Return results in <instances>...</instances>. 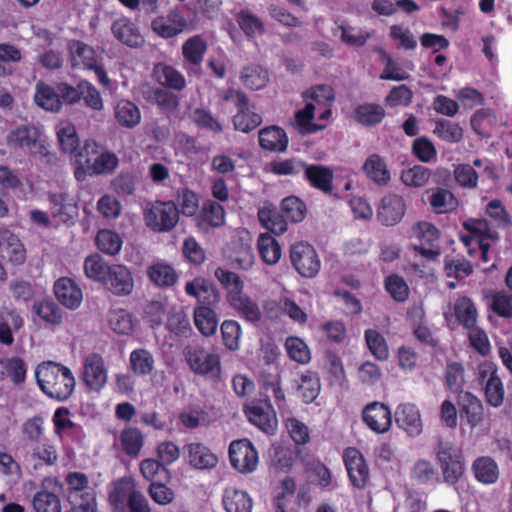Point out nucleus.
Returning <instances> with one entry per match:
<instances>
[{
	"label": "nucleus",
	"mask_w": 512,
	"mask_h": 512,
	"mask_svg": "<svg viewBox=\"0 0 512 512\" xmlns=\"http://www.w3.org/2000/svg\"><path fill=\"white\" fill-rule=\"evenodd\" d=\"M37 384L49 398L66 401L75 388L72 371L63 364L47 361L38 365L35 370Z\"/></svg>",
	"instance_id": "obj_1"
},
{
	"label": "nucleus",
	"mask_w": 512,
	"mask_h": 512,
	"mask_svg": "<svg viewBox=\"0 0 512 512\" xmlns=\"http://www.w3.org/2000/svg\"><path fill=\"white\" fill-rule=\"evenodd\" d=\"M7 146L19 154L31 157L48 155L46 141L42 139L40 130L31 124L19 126L11 130L6 137Z\"/></svg>",
	"instance_id": "obj_2"
},
{
	"label": "nucleus",
	"mask_w": 512,
	"mask_h": 512,
	"mask_svg": "<svg viewBox=\"0 0 512 512\" xmlns=\"http://www.w3.org/2000/svg\"><path fill=\"white\" fill-rule=\"evenodd\" d=\"M435 456L443 481L448 485H456L466 470L462 451L450 442L439 441L435 448Z\"/></svg>",
	"instance_id": "obj_3"
},
{
	"label": "nucleus",
	"mask_w": 512,
	"mask_h": 512,
	"mask_svg": "<svg viewBox=\"0 0 512 512\" xmlns=\"http://www.w3.org/2000/svg\"><path fill=\"white\" fill-rule=\"evenodd\" d=\"M222 99L225 102L232 103L237 110L232 117L235 130L249 133L262 123L261 115L253 110L254 105L250 104V100L244 91L229 88L223 94Z\"/></svg>",
	"instance_id": "obj_4"
},
{
	"label": "nucleus",
	"mask_w": 512,
	"mask_h": 512,
	"mask_svg": "<svg viewBox=\"0 0 512 512\" xmlns=\"http://www.w3.org/2000/svg\"><path fill=\"white\" fill-rule=\"evenodd\" d=\"M190 370L213 382L221 379V359L216 353L207 352L201 346H187L183 351Z\"/></svg>",
	"instance_id": "obj_5"
},
{
	"label": "nucleus",
	"mask_w": 512,
	"mask_h": 512,
	"mask_svg": "<svg viewBox=\"0 0 512 512\" xmlns=\"http://www.w3.org/2000/svg\"><path fill=\"white\" fill-rule=\"evenodd\" d=\"M412 233L419 244L411 245V250L415 256H421L427 261H438L442 249L439 245L441 237L440 230L432 223L426 221L417 222L413 228Z\"/></svg>",
	"instance_id": "obj_6"
},
{
	"label": "nucleus",
	"mask_w": 512,
	"mask_h": 512,
	"mask_svg": "<svg viewBox=\"0 0 512 512\" xmlns=\"http://www.w3.org/2000/svg\"><path fill=\"white\" fill-rule=\"evenodd\" d=\"M77 162L86 166L88 175H102L112 173L119 164L114 153L99 154V145L94 140H86L77 154Z\"/></svg>",
	"instance_id": "obj_7"
},
{
	"label": "nucleus",
	"mask_w": 512,
	"mask_h": 512,
	"mask_svg": "<svg viewBox=\"0 0 512 512\" xmlns=\"http://www.w3.org/2000/svg\"><path fill=\"white\" fill-rule=\"evenodd\" d=\"M146 225L155 232H168L179 221V209L173 201H156L144 212Z\"/></svg>",
	"instance_id": "obj_8"
},
{
	"label": "nucleus",
	"mask_w": 512,
	"mask_h": 512,
	"mask_svg": "<svg viewBox=\"0 0 512 512\" xmlns=\"http://www.w3.org/2000/svg\"><path fill=\"white\" fill-rule=\"evenodd\" d=\"M478 381L483 387L486 402L492 407H500L504 402L505 388L497 366L492 362L479 365Z\"/></svg>",
	"instance_id": "obj_9"
},
{
	"label": "nucleus",
	"mask_w": 512,
	"mask_h": 512,
	"mask_svg": "<svg viewBox=\"0 0 512 512\" xmlns=\"http://www.w3.org/2000/svg\"><path fill=\"white\" fill-rule=\"evenodd\" d=\"M290 260L294 269L305 278L315 277L321 268L315 248L307 242H297L290 247Z\"/></svg>",
	"instance_id": "obj_10"
},
{
	"label": "nucleus",
	"mask_w": 512,
	"mask_h": 512,
	"mask_svg": "<svg viewBox=\"0 0 512 512\" xmlns=\"http://www.w3.org/2000/svg\"><path fill=\"white\" fill-rule=\"evenodd\" d=\"M229 459L232 467L242 474L256 470L259 456L253 443L247 439L234 440L229 446Z\"/></svg>",
	"instance_id": "obj_11"
},
{
	"label": "nucleus",
	"mask_w": 512,
	"mask_h": 512,
	"mask_svg": "<svg viewBox=\"0 0 512 512\" xmlns=\"http://www.w3.org/2000/svg\"><path fill=\"white\" fill-rule=\"evenodd\" d=\"M343 461L351 485L357 489H364L369 482L370 474L362 453L356 448L349 447L344 451Z\"/></svg>",
	"instance_id": "obj_12"
},
{
	"label": "nucleus",
	"mask_w": 512,
	"mask_h": 512,
	"mask_svg": "<svg viewBox=\"0 0 512 512\" xmlns=\"http://www.w3.org/2000/svg\"><path fill=\"white\" fill-rule=\"evenodd\" d=\"M151 29L163 39L174 38L188 29V21L177 8L151 21Z\"/></svg>",
	"instance_id": "obj_13"
},
{
	"label": "nucleus",
	"mask_w": 512,
	"mask_h": 512,
	"mask_svg": "<svg viewBox=\"0 0 512 512\" xmlns=\"http://www.w3.org/2000/svg\"><path fill=\"white\" fill-rule=\"evenodd\" d=\"M47 200L51 217L60 223L68 224L78 214L77 202L66 191L48 192Z\"/></svg>",
	"instance_id": "obj_14"
},
{
	"label": "nucleus",
	"mask_w": 512,
	"mask_h": 512,
	"mask_svg": "<svg viewBox=\"0 0 512 512\" xmlns=\"http://www.w3.org/2000/svg\"><path fill=\"white\" fill-rule=\"evenodd\" d=\"M361 415L366 426L377 434L388 432L392 426L391 410L382 402L373 401L366 404Z\"/></svg>",
	"instance_id": "obj_15"
},
{
	"label": "nucleus",
	"mask_w": 512,
	"mask_h": 512,
	"mask_svg": "<svg viewBox=\"0 0 512 512\" xmlns=\"http://www.w3.org/2000/svg\"><path fill=\"white\" fill-rule=\"evenodd\" d=\"M259 385L260 396L262 397L261 402H264L268 408L271 407V399L274 400L275 405L279 409L286 405L285 393L282 389L281 377L277 368L273 372H261L259 375Z\"/></svg>",
	"instance_id": "obj_16"
},
{
	"label": "nucleus",
	"mask_w": 512,
	"mask_h": 512,
	"mask_svg": "<svg viewBox=\"0 0 512 512\" xmlns=\"http://www.w3.org/2000/svg\"><path fill=\"white\" fill-rule=\"evenodd\" d=\"M134 278L128 267L112 264L103 282V286L115 296H128L134 290Z\"/></svg>",
	"instance_id": "obj_17"
},
{
	"label": "nucleus",
	"mask_w": 512,
	"mask_h": 512,
	"mask_svg": "<svg viewBox=\"0 0 512 512\" xmlns=\"http://www.w3.org/2000/svg\"><path fill=\"white\" fill-rule=\"evenodd\" d=\"M394 417L396 425L408 436L417 437L422 433L423 422L416 404L409 402L399 404L396 407Z\"/></svg>",
	"instance_id": "obj_18"
},
{
	"label": "nucleus",
	"mask_w": 512,
	"mask_h": 512,
	"mask_svg": "<svg viewBox=\"0 0 512 512\" xmlns=\"http://www.w3.org/2000/svg\"><path fill=\"white\" fill-rule=\"evenodd\" d=\"M82 380L86 387L93 391H99L105 386L107 370L101 355L91 353L85 358Z\"/></svg>",
	"instance_id": "obj_19"
},
{
	"label": "nucleus",
	"mask_w": 512,
	"mask_h": 512,
	"mask_svg": "<svg viewBox=\"0 0 512 512\" xmlns=\"http://www.w3.org/2000/svg\"><path fill=\"white\" fill-rule=\"evenodd\" d=\"M188 296L194 297L200 306L213 307L220 302V293L214 283L203 277H196L185 285Z\"/></svg>",
	"instance_id": "obj_20"
},
{
	"label": "nucleus",
	"mask_w": 512,
	"mask_h": 512,
	"mask_svg": "<svg viewBox=\"0 0 512 512\" xmlns=\"http://www.w3.org/2000/svg\"><path fill=\"white\" fill-rule=\"evenodd\" d=\"M405 212L406 204L403 197L389 193L380 201L377 218L385 226H394L402 220Z\"/></svg>",
	"instance_id": "obj_21"
},
{
	"label": "nucleus",
	"mask_w": 512,
	"mask_h": 512,
	"mask_svg": "<svg viewBox=\"0 0 512 512\" xmlns=\"http://www.w3.org/2000/svg\"><path fill=\"white\" fill-rule=\"evenodd\" d=\"M457 404L460 418L465 420L471 427L480 425L484 418V407L481 400L468 391H461L458 394Z\"/></svg>",
	"instance_id": "obj_22"
},
{
	"label": "nucleus",
	"mask_w": 512,
	"mask_h": 512,
	"mask_svg": "<svg viewBox=\"0 0 512 512\" xmlns=\"http://www.w3.org/2000/svg\"><path fill=\"white\" fill-rule=\"evenodd\" d=\"M187 462L190 466L199 470H209L216 467L218 457L203 443L195 442L183 447Z\"/></svg>",
	"instance_id": "obj_23"
},
{
	"label": "nucleus",
	"mask_w": 512,
	"mask_h": 512,
	"mask_svg": "<svg viewBox=\"0 0 512 512\" xmlns=\"http://www.w3.org/2000/svg\"><path fill=\"white\" fill-rule=\"evenodd\" d=\"M54 294L59 303L71 310L77 309L83 299L81 288L68 277H61L56 280Z\"/></svg>",
	"instance_id": "obj_24"
},
{
	"label": "nucleus",
	"mask_w": 512,
	"mask_h": 512,
	"mask_svg": "<svg viewBox=\"0 0 512 512\" xmlns=\"http://www.w3.org/2000/svg\"><path fill=\"white\" fill-rule=\"evenodd\" d=\"M303 176L314 189H317L324 194L332 192L334 174L331 168L320 164L306 163Z\"/></svg>",
	"instance_id": "obj_25"
},
{
	"label": "nucleus",
	"mask_w": 512,
	"mask_h": 512,
	"mask_svg": "<svg viewBox=\"0 0 512 512\" xmlns=\"http://www.w3.org/2000/svg\"><path fill=\"white\" fill-rule=\"evenodd\" d=\"M226 299L229 305L246 321L251 323L260 321L262 313L258 304L243 290L231 293Z\"/></svg>",
	"instance_id": "obj_26"
},
{
	"label": "nucleus",
	"mask_w": 512,
	"mask_h": 512,
	"mask_svg": "<svg viewBox=\"0 0 512 512\" xmlns=\"http://www.w3.org/2000/svg\"><path fill=\"white\" fill-rule=\"evenodd\" d=\"M207 42L201 35L189 37L182 44V56L188 69H200L207 51Z\"/></svg>",
	"instance_id": "obj_27"
},
{
	"label": "nucleus",
	"mask_w": 512,
	"mask_h": 512,
	"mask_svg": "<svg viewBox=\"0 0 512 512\" xmlns=\"http://www.w3.org/2000/svg\"><path fill=\"white\" fill-rule=\"evenodd\" d=\"M113 36L121 43L138 48L144 43V39L136 25L127 18H121L113 22L111 26Z\"/></svg>",
	"instance_id": "obj_28"
},
{
	"label": "nucleus",
	"mask_w": 512,
	"mask_h": 512,
	"mask_svg": "<svg viewBox=\"0 0 512 512\" xmlns=\"http://www.w3.org/2000/svg\"><path fill=\"white\" fill-rule=\"evenodd\" d=\"M24 326V319L15 309L4 308L0 312V343L11 346L14 343L13 333Z\"/></svg>",
	"instance_id": "obj_29"
},
{
	"label": "nucleus",
	"mask_w": 512,
	"mask_h": 512,
	"mask_svg": "<svg viewBox=\"0 0 512 512\" xmlns=\"http://www.w3.org/2000/svg\"><path fill=\"white\" fill-rule=\"evenodd\" d=\"M259 145L271 152H284L288 146V136L279 126L264 127L259 131Z\"/></svg>",
	"instance_id": "obj_30"
},
{
	"label": "nucleus",
	"mask_w": 512,
	"mask_h": 512,
	"mask_svg": "<svg viewBox=\"0 0 512 512\" xmlns=\"http://www.w3.org/2000/svg\"><path fill=\"white\" fill-rule=\"evenodd\" d=\"M472 472L475 479L482 484H495L499 479V467L490 456L477 457L472 463Z\"/></svg>",
	"instance_id": "obj_31"
},
{
	"label": "nucleus",
	"mask_w": 512,
	"mask_h": 512,
	"mask_svg": "<svg viewBox=\"0 0 512 512\" xmlns=\"http://www.w3.org/2000/svg\"><path fill=\"white\" fill-rule=\"evenodd\" d=\"M73 67L89 69L97 63V54L93 47L80 40H72L68 45Z\"/></svg>",
	"instance_id": "obj_32"
},
{
	"label": "nucleus",
	"mask_w": 512,
	"mask_h": 512,
	"mask_svg": "<svg viewBox=\"0 0 512 512\" xmlns=\"http://www.w3.org/2000/svg\"><path fill=\"white\" fill-rule=\"evenodd\" d=\"M222 502L226 512H252V498L243 490L233 487L226 488L223 492Z\"/></svg>",
	"instance_id": "obj_33"
},
{
	"label": "nucleus",
	"mask_w": 512,
	"mask_h": 512,
	"mask_svg": "<svg viewBox=\"0 0 512 512\" xmlns=\"http://www.w3.org/2000/svg\"><path fill=\"white\" fill-rule=\"evenodd\" d=\"M362 169L366 176L379 186H385L391 180L387 164L378 154L369 155L365 160Z\"/></svg>",
	"instance_id": "obj_34"
},
{
	"label": "nucleus",
	"mask_w": 512,
	"mask_h": 512,
	"mask_svg": "<svg viewBox=\"0 0 512 512\" xmlns=\"http://www.w3.org/2000/svg\"><path fill=\"white\" fill-rule=\"evenodd\" d=\"M257 217L261 225L275 235H282L287 231L289 221L281 210L264 206L258 210Z\"/></svg>",
	"instance_id": "obj_35"
},
{
	"label": "nucleus",
	"mask_w": 512,
	"mask_h": 512,
	"mask_svg": "<svg viewBox=\"0 0 512 512\" xmlns=\"http://www.w3.org/2000/svg\"><path fill=\"white\" fill-rule=\"evenodd\" d=\"M61 486L58 491L48 490L45 486L37 491L32 499V506L35 512H61Z\"/></svg>",
	"instance_id": "obj_36"
},
{
	"label": "nucleus",
	"mask_w": 512,
	"mask_h": 512,
	"mask_svg": "<svg viewBox=\"0 0 512 512\" xmlns=\"http://www.w3.org/2000/svg\"><path fill=\"white\" fill-rule=\"evenodd\" d=\"M432 132L437 138L450 144L459 143L464 137L461 125L446 118L435 119Z\"/></svg>",
	"instance_id": "obj_37"
},
{
	"label": "nucleus",
	"mask_w": 512,
	"mask_h": 512,
	"mask_svg": "<svg viewBox=\"0 0 512 512\" xmlns=\"http://www.w3.org/2000/svg\"><path fill=\"white\" fill-rule=\"evenodd\" d=\"M454 315L457 321L466 329L476 326L478 312L475 303L467 296H460L454 303Z\"/></svg>",
	"instance_id": "obj_38"
},
{
	"label": "nucleus",
	"mask_w": 512,
	"mask_h": 512,
	"mask_svg": "<svg viewBox=\"0 0 512 512\" xmlns=\"http://www.w3.org/2000/svg\"><path fill=\"white\" fill-rule=\"evenodd\" d=\"M273 406L268 408L264 402L253 404L247 407L246 415L251 423L262 431L269 433L274 430L275 418L271 415Z\"/></svg>",
	"instance_id": "obj_39"
},
{
	"label": "nucleus",
	"mask_w": 512,
	"mask_h": 512,
	"mask_svg": "<svg viewBox=\"0 0 512 512\" xmlns=\"http://www.w3.org/2000/svg\"><path fill=\"white\" fill-rule=\"evenodd\" d=\"M225 223V210L221 204L216 201L207 200L198 215V225L200 227H221Z\"/></svg>",
	"instance_id": "obj_40"
},
{
	"label": "nucleus",
	"mask_w": 512,
	"mask_h": 512,
	"mask_svg": "<svg viewBox=\"0 0 512 512\" xmlns=\"http://www.w3.org/2000/svg\"><path fill=\"white\" fill-rule=\"evenodd\" d=\"M0 256L14 265L23 264L26 260V249L13 234L0 239Z\"/></svg>",
	"instance_id": "obj_41"
},
{
	"label": "nucleus",
	"mask_w": 512,
	"mask_h": 512,
	"mask_svg": "<svg viewBox=\"0 0 512 512\" xmlns=\"http://www.w3.org/2000/svg\"><path fill=\"white\" fill-rule=\"evenodd\" d=\"M114 114L117 123L125 128H134L141 120L138 106L129 100H120L115 106Z\"/></svg>",
	"instance_id": "obj_42"
},
{
	"label": "nucleus",
	"mask_w": 512,
	"mask_h": 512,
	"mask_svg": "<svg viewBox=\"0 0 512 512\" xmlns=\"http://www.w3.org/2000/svg\"><path fill=\"white\" fill-rule=\"evenodd\" d=\"M354 119L359 124L366 127L378 125L385 117L384 108L375 103H364L354 109Z\"/></svg>",
	"instance_id": "obj_43"
},
{
	"label": "nucleus",
	"mask_w": 512,
	"mask_h": 512,
	"mask_svg": "<svg viewBox=\"0 0 512 512\" xmlns=\"http://www.w3.org/2000/svg\"><path fill=\"white\" fill-rule=\"evenodd\" d=\"M122 451L131 458H136L144 446V436L136 427H126L120 433Z\"/></svg>",
	"instance_id": "obj_44"
},
{
	"label": "nucleus",
	"mask_w": 512,
	"mask_h": 512,
	"mask_svg": "<svg viewBox=\"0 0 512 512\" xmlns=\"http://www.w3.org/2000/svg\"><path fill=\"white\" fill-rule=\"evenodd\" d=\"M28 457L34 462V468L37 469L38 467L55 465L58 461V452L56 446L52 443H36L28 452Z\"/></svg>",
	"instance_id": "obj_45"
},
{
	"label": "nucleus",
	"mask_w": 512,
	"mask_h": 512,
	"mask_svg": "<svg viewBox=\"0 0 512 512\" xmlns=\"http://www.w3.org/2000/svg\"><path fill=\"white\" fill-rule=\"evenodd\" d=\"M429 204L438 214H444L454 211L458 205V199L455 195L444 188H436L431 190Z\"/></svg>",
	"instance_id": "obj_46"
},
{
	"label": "nucleus",
	"mask_w": 512,
	"mask_h": 512,
	"mask_svg": "<svg viewBox=\"0 0 512 512\" xmlns=\"http://www.w3.org/2000/svg\"><path fill=\"white\" fill-rule=\"evenodd\" d=\"M257 249L263 262L267 265L276 264L281 257V247L269 233H261L257 240Z\"/></svg>",
	"instance_id": "obj_47"
},
{
	"label": "nucleus",
	"mask_w": 512,
	"mask_h": 512,
	"mask_svg": "<svg viewBox=\"0 0 512 512\" xmlns=\"http://www.w3.org/2000/svg\"><path fill=\"white\" fill-rule=\"evenodd\" d=\"M131 371L137 376H146L152 373L155 366L153 354L144 348L135 349L129 357Z\"/></svg>",
	"instance_id": "obj_48"
},
{
	"label": "nucleus",
	"mask_w": 512,
	"mask_h": 512,
	"mask_svg": "<svg viewBox=\"0 0 512 512\" xmlns=\"http://www.w3.org/2000/svg\"><path fill=\"white\" fill-rule=\"evenodd\" d=\"M166 329L174 339L188 338L192 333L190 320L183 311H173L168 314Z\"/></svg>",
	"instance_id": "obj_49"
},
{
	"label": "nucleus",
	"mask_w": 512,
	"mask_h": 512,
	"mask_svg": "<svg viewBox=\"0 0 512 512\" xmlns=\"http://www.w3.org/2000/svg\"><path fill=\"white\" fill-rule=\"evenodd\" d=\"M236 22L247 38L262 35L265 32L262 20L248 9H241L235 15Z\"/></svg>",
	"instance_id": "obj_50"
},
{
	"label": "nucleus",
	"mask_w": 512,
	"mask_h": 512,
	"mask_svg": "<svg viewBox=\"0 0 512 512\" xmlns=\"http://www.w3.org/2000/svg\"><path fill=\"white\" fill-rule=\"evenodd\" d=\"M320 389V379L316 372L308 370L302 373L298 385V392L304 403L310 404L314 402L320 393Z\"/></svg>",
	"instance_id": "obj_51"
},
{
	"label": "nucleus",
	"mask_w": 512,
	"mask_h": 512,
	"mask_svg": "<svg viewBox=\"0 0 512 512\" xmlns=\"http://www.w3.org/2000/svg\"><path fill=\"white\" fill-rule=\"evenodd\" d=\"M194 322L197 329L204 336L213 335L218 326L216 312L212 307L198 306L194 310Z\"/></svg>",
	"instance_id": "obj_52"
},
{
	"label": "nucleus",
	"mask_w": 512,
	"mask_h": 512,
	"mask_svg": "<svg viewBox=\"0 0 512 512\" xmlns=\"http://www.w3.org/2000/svg\"><path fill=\"white\" fill-rule=\"evenodd\" d=\"M240 79L245 87L260 90L267 85L269 74L263 67L253 64L243 68Z\"/></svg>",
	"instance_id": "obj_53"
},
{
	"label": "nucleus",
	"mask_w": 512,
	"mask_h": 512,
	"mask_svg": "<svg viewBox=\"0 0 512 512\" xmlns=\"http://www.w3.org/2000/svg\"><path fill=\"white\" fill-rule=\"evenodd\" d=\"M147 275L151 282L159 287L173 286L178 275L175 269L169 264L156 263L147 269Z\"/></svg>",
	"instance_id": "obj_54"
},
{
	"label": "nucleus",
	"mask_w": 512,
	"mask_h": 512,
	"mask_svg": "<svg viewBox=\"0 0 512 512\" xmlns=\"http://www.w3.org/2000/svg\"><path fill=\"white\" fill-rule=\"evenodd\" d=\"M142 476L151 483L170 479V471L158 458H145L140 463Z\"/></svg>",
	"instance_id": "obj_55"
},
{
	"label": "nucleus",
	"mask_w": 512,
	"mask_h": 512,
	"mask_svg": "<svg viewBox=\"0 0 512 512\" xmlns=\"http://www.w3.org/2000/svg\"><path fill=\"white\" fill-rule=\"evenodd\" d=\"M280 210L291 223H299L306 217V204L297 196H287L280 203Z\"/></svg>",
	"instance_id": "obj_56"
},
{
	"label": "nucleus",
	"mask_w": 512,
	"mask_h": 512,
	"mask_svg": "<svg viewBox=\"0 0 512 512\" xmlns=\"http://www.w3.org/2000/svg\"><path fill=\"white\" fill-rule=\"evenodd\" d=\"M95 241L100 251L112 256L120 252L123 244L121 236L110 229L99 230Z\"/></svg>",
	"instance_id": "obj_57"
},
{
	"label": "nucleus",
	"mask_w": 512,
	"mask_h": 512,
	"mask_svg": "<svg viewBox=\"0 0 512 512\" xmlns=\"http://www.w3.org/2000/svg\"><path fill=\"white\" fill-rule=\"evenodd\" d=\"M35 102L45 110L57 112L61 108L58 90L45 83L36 86Z\"/></svg>",
	"instance_id": "obj_58"
},
{
	"label": "nucleus",
	"mask_w": 512,
	"mask_h": 512,
	"mask_svg": "<svg viewBox=\"0 0 512 512\" xmlns=\"http://www.w3.org/2000/svg\"><path fill=\"white\" fill-rule=\"evenodd\" d=\"M110 266L99 254H93L85 259L84 272L89 279L103 284Z\"/></svg>",
	"instance_id": "obj_59"
},
{
	"label": "nucleus",
	"mask_w": 512,
	"mask_h": 512,
	"mask_svg": "<svg viewBox=\"0 0 512 512\" xmlns=\"http://www.w3.org/2000/svg\"><path fill=\"white\" fill-rule=\"evenodd\" d=\"M431 177V170L422 165H414L401 172L400 179L408 187L420 188L425 186Z\"/></svg>",
	"instance_id": "obj_60"
},
{
	"label": "nucleus",
	"mask_w": 512,
	"mask_h": 512,
	"mask_svg": "<svg viewBox=\"0 0 512 512\" xmlns=\"http://www.w3.org/2000/svg\"><path fill=\"white\" fill-rule=\"evenodd\" d=\"M484 212L497 227L509 228L512 226V217L499 199L490 200Z\"/></svg>",
	"instance_id": "obj_61"
},
{
	"label": "nucleus",
	"mask_w": 512,
	"mask_h": 512,
	"mask_svg": "<svg viewBox=\"0 0 512 512\" xmlns=\"http://www.w3.org/2000/svg\"><path fill=\"white\" fill-rule=\"evenodd\" d=\"M285 349L290 359L300 364H307L311 360L308 345L299 337L289 336L285 341Z\"/></svg>",
	"instance_id": "obj_62"
},
{
	"label": "nucleus",
	"mask_w": 512,
	"mask_h": 512,
	"mask_svg": "<svg viewBox=\"0 0 512 512\" xmlns=\"http://www.w3.org/2000/svg\"><path fill=\"white\" fill-rule=\"evenodd\" d=\"M411 478L420 485H427L438 478V473L431 461L418 459L411 469Z\"/></svg>",
	"instance_id": "obj_63"
},
{
	"label": "nucleus",
	"mask_w": 512,
	"mask_h": 512,
	"mask_svg": "<svg viewBox=\"0 0 512 512\" xmlns=\"http://www.w3.org/2000/svg\"><path fill=\"white\" fill-rule=\"evenodd\" d=\"M68 501L73 512H98L97 494L95 490L84 494L69 496Z\"/></svg>",
	"instance_id": "obj_64"
}]
</instances>
